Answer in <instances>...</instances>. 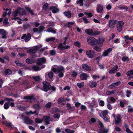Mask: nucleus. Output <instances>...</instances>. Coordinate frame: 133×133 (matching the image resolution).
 Returning <instances> with one entry per match:
<instances>
[{
  "mask_svg": "<svg viewBox=\"0 0 133 133\" xmlns=\"http://www.w3.org/2000/svg\"><path fill=\"white\" fill-rule=\"evenodd\" d=\"M17 10L18 11V13L20 14L23 15L25 14V11L24 9L19 8Z\"/></svg>",
  "mask_w": 133,
  "mask_h": 133,
  "instance_id": "obj_28",
  "label": "nucleus"
},
{
  "mask_svg": "<svg viewBox=\"0 0 133 133\" xmlns=\"http://www.w3.org/2000/svg\"><path fill=\"white\" fill-rule=\"evenodd\" d=\"M118 68V66L117 65L115 66L113 68L110 70L109 71V73L110 74H112L115 72L117 71Z\"/></svg>",
  "mask_w": 133,
  "mask_h": 133,
  "instance_id": "obj_27",
  "label": "nucleus"
},
{
  "mask_svg": "<svg viewBox=\"0 0 133 133\" xmlns=\"http://www.w3.org/2000/svg\"><path fill=\"white\" fill-rule=\"evenodd\" d=\"M48 76L49 78H52L53 76V73L52 72H50L48 73Z\"/></svg>",
  "mask_w": 133,
  "mask_h": 133,
  "instance_id": "obj_52",
  "label": "nucleus"
},
{
  "mask_svg": "<svg viewBox=\"0 0 133 133\" xmlns=\"http://www.w3.org/2000/svg\"><path fill=\"white\" fill-rule=\"evenodd\" d=\"M87 40L88 42L91 45H94L101 43L100 40H97L92 37H88Z\"/></svg>",
  "mask_w": 133,
  "mask_h": 133,
  "instance_id": "obj_3",
  "label": "nucleus"
},
{
  "mask_svg": "<svg viewBox=\"0 0 133 133\" xmlns=\"http://www.w3.org/2000/svg\"><path fill=\"white\" fill-rule=\"evenodd\" d=\"M26 62L28 64H31L33 63V61L31 60L29 58H27L26 60Z\"/></svg>",
  "mask_w": 133,
  "mask_h": 133,
  "instance_id": "obj_58",
  "label": "nucleus"
},
{
  "mask_svg": "<svg viewBox=\"0 0 133 133\" xmlns=\"http://www.w3.org/2000/svg\"><path fill=\"white\" fill-rule=\"evenodd\" d=\"M88 76V75L84 73L81 74L80 76L81 79L82 80H86Z\"/></svg>",
  "mask_w": 133,
  "mask_h": 133,
  "instance_id": "obj_20",
  "label": "nucleus"
},
{
  "mask_svg": "<svg viewBox=\"0 0 133 133\" xmlns=\"http://www.w3.org/2000/svg\"><path fill=\"white\" fill-rule=\"evenodd\" d=\"M99 105L101 106H103L104 105V101L101 100L100 101L99 103Z\"/></svg>",
  "mask_w": 133,
  "mask_h": 133,
  "instance_id": "obj_62",
  "label": "nucleus"
},
{
  "mask_svg": "<svg viewBox=\"0 0 133 133\" xmlns=\"http://www.w3.org/2000/svg\"><path fill=\"white\" fill-rule=\"evenodd\" d=\"M47 31L48 32H51L53 33H56L55 30L51 28H48L47 30Z\"/></svg>",
  "mask_w": 133,
  "mask_h": 133,
  "instance_id": "obj_51",
  "label": "nucleus"
},
{
  "mask_svg": "<svg viewBox=\"0 0 133 133\" xmlns=\"http://www.w3.org/2000/svg\"><path fill=\"white\" fill-rule=\"evenodd\" d=\"M82 67L84 70L87 71H89L91 70L90 67L87 64H82Z\"/></svg>",
  "mask_w": 133,
  "mask_h": 133,
  "instance_id": "obj_22",
  "label": "nucleus"
},
{
  "mask_svg": "<svg viewBox=\"0 0 133 133\" xmlns=\"http://www.w3.org/2000/svg\"><path fill=\"white\" fill-rule=\"evenodd\" d=\"M4 72L5 74L7 75H9L12 73L11 71L9 69H6Z\"/></svg>",
  "mask_w": 133,
  "mask_h": 133,
  "instance_id": "obj_41",
  "label": "nucleus"
},
{
  "mask_svg": "<svg viewBox=\"0 0 133 133\" xmlns=\"http://www.w3.org/2000/svg\"><path fill=\"white\" fill-rule=\"evenodd\" d=\"M32 69L35 71L39 70L41 69V68H40L38 66L36 65L32 67Z\"/></svg>",
  "mask_w": 133,
  "mask_h": 133,
  "instance_id": "obj_47",
  "label": "nucleus"
},
{
  "mask_svg": "<svg viewBox=\"0 0 133 133\" xmlns=\"http://www.w3.org/2000/svg\"><path fill=\"white\" fill-rule=\"evenodd\" d=\"M129 60V58L127 57H124L122 58V60L123 62H128Z\"/></svg>",
  "mask_w": 133,
  "mask_h": 133,
  "instance_id": "obj_44",
  "label": "nucleus"
},
{
  "mask_svg": "<svg viewBox=\"0 0 133 133\" xmlns=\"http://www.w3.org/2000/svg\"><path fill=\"white\" fill-rule=\"evenodd\" d=\"M43 120L44 121L46 124H49L50 121H52L53 120L52 118L49 117L48 116H46L43 117V119H40L38 118H36L35 119V122L36 123H41Z\"/></svg>",
  "mask_w": 133,
  "mask_h": 133,
  "instance_id": "obj_1",
  "label": "nucleus"
},
{
  "mask_svg": "<svg viewBox=\"0 0 133 133\" xmlns=\"http://www.w3.org/2000/svg\"><path fill=\"white\" fill-rule=\"evenodd\" d=\"M124 126L126 128L125 131L127 133H133L132 132L129 128L128 125L126 124H124Z\"/></svg>",
  "mask_w": 133,
  "mask_h": 133,
  "instance_id": "obj_31",
  "label": "nucleus"
},
{
  "mask_svg": "<svg viewBox=\"0 0 133 133\" xmlns=\"http://www.w3.org/2000/svg\"><path fill=\"white\" fill-rule=\"evenodd\" d=\"M75 23V22H68L67 25V26L69 28H70Z\"/></svg>",
  "mask_w": 133,
  "mask_h": 133,
  "instance_id": "obj_43",
  "label": "nucleus"
},
{
  "mask_svg": "<svg viewBox=\"0 0 133 133\" xmlns=\"http://www.w3.org/2000/svg\"><path fill=\"white\" fill-rule=\"evenodd\" d=\"M44 29V27L42 26H40L39 29L36 28H34L33 29V31L35 32L37 31H38L39 32H40L42 31Z\"/></svg>",
  "mask_w": 133,
  "mask_h": 133,
  "instance_id": "obj_25",
  "label": "nucleus"
},
{
  "mask_svg": "<svg viewBox=\"0 0 133 133\" xmlns=\"http://www.w3.org/2000/svg\"><path fill=\"white\" fill-rule=\"evenodd\" d=\"M8 19L7 18H5L3 21V24L4 26H9V22L8 21Z\"/></svg>",
  "mask_w": 133,
  "mask_h": 133,
  "instance_id": "obj_29",
  "label": "nucleus"
},
{
  "mask_svg": "<svg viewBox=\"0 0 133 133\" xmlns=\"http://www.w3.org/2000/svg\"><path fill=\"white\" fill-rule=\"evenodd\" d=\"M84 14L87 15L89 17H91L92 16V14L91 13H87V12H85Z\"/></svg>",
  "mask_w": 133,
  "mask_h": 133,
  "instance_id": "obj_59",
  "label": "nucleus"
},
{
  "mask_svg": "<svg viewBox=\"0 0 133 133\" xmlns=\"http://www.w3.org/2000/svg\"><path fill=\"white\" fill-rule=\"evenodd\" d=\"M108 113V111L107 110H105L102 112V114H100V116H101V115H102V116H105L107 115Z\"/></svg>",
  "mask_w": 133,
  "mask_h": 133,
  "instance_id": "obj_35",
  "label": "nucleus"
},
{
  "mask_svg": "<svg viewBox=\"0 0 133 133\" xmlns=\"http://www.w3.org/2000/svg\"><path fill=\"white\" fill-rule=\"evenodd\" d=\"M33 107L34 108L37 110H39L41 108L39 103L35 104L33 106Z\"/></svg>",
  "mask_w": 133,
  "mask_h": 133,
  "instance_id": "obj_32",
  "label": "nucleus"
},
{
  "mask_svg": "<svg viewBox=\"0 0 133 133\" xmlns=\"http://www.w3.org/2000/svg\"><path fill=\"white\" fill-rule=\"evenodd\" d=\"M18 108L21 111L23 110H25V108L24 107L21 106L20 105H18L17 106Z\"/></svg>",
  "mask_w": 133,
  "mask_h": 133,
  "instance_id": "obj_56",
  "label": "nucleus"
},
{
  "mask_svg": "<svg viewBox=\"0 0 133 133\" xmlns=\"http://www.w3.org/2000/svg\"><path fill=\"white\" fill-rule=\"evenodd\" d=\"M36 112H37V111L36 110H35L34 111V112L32 111H29L26 112V114L27 115H28V114L30 115V114H34V113L36 115H38V113H36Z\"/></svg>",
  "mask_w": 133,
  "mask_h": 133,
  "instance_id": "obj_36",
  "label": "nucleus"
},
{
  "mask_svg": "<svg viewBox=\"0 0 133 133\" xmlns=\"http://www.w3.org/2000/svg\"><path fill=\"white\" fill-rule=\"evenodd\" d=\"M55 38L54 37H50L46 39V42H49L50 41H53L55 40Z\"/></svg>",
  "mask_w": 133,
  "mask_h": 133,
  "instance_id": "obj_45",
  "label": "nucleus"
},
{
  "mask_svg": "<svg viewBox=\"0 0 133 133\" xmlns=\"http://www.w3.org/2000/svg\"><path fill=\"white\" fill-rule=\"evenodd\" d=\"M15 62L17 65L20 66H21L23 65V64H22L20 63L18 61H16Z\"/></svg>",
  "mask_w": 133,
  "mask_h": 133,
  "instance_id": "obj_61",
  "label": "nucleus"
},
{
  "mask_svg": "<svg viewBox=\"0 0 133 133\" xmlns=\"http://www.w3.org/2000/svg\"><path fill=\"white\" fill-rule=\"evenodd\" d=\"M52 70L55 72H58L59 73V76L60 77H62L63 76L64 68L62 66L53 67L52 68Z\"/></svg>",
  "mask_w": 133,
  "mask_h": 133,
  "instance_id": "obj_2",
  "label": "nucleus"
},
{
  "mask_svg": "<svg viewBox=\"0 0 133 133\" xmlns=\"http://www.w3.org/2000/svg\"><path fill=\"white\" fill-rule=\"evenodd\" d=\"M7 100L9 101V103L10 104V106L11 107H14V103L13 102V100L11 98H8Z\"/></svg>",
  "mask_w": 133,
  "mask_h": 133,
  "instance_id": "obj_33",
  "label": "nucleus"
},
{
  "mask_svg": "<svg viewBox=\"0 0 133 133\" xmlns=\"http://www.w3.org/2000/svg\"><path fill=\"white\" fill-rule=\"evenodd\" d=\"M9 107V103L8 102L5 103L4 105V108L6 109H8Z\"/></svg>",
  "mask_w": 133,
  "mask_h": 133,
  "instance_id": "obj_48",
  "label": "nucleus"
},
{
  "mask_svg": "<svg viewBox=\"0 0 133 133\" xmlns=\"http://www.w3.org/2000/svg\"><path fill=\"white\" fill-rule=\"evenodd\" d=\"M46 60L44 58H42L38 59L37 60V64L38 65H40L42 63L45 62Z\"/></svg>",
  "mask_w": 133,
  "mask_h": 133,
  "instance_id": "obj_19",
  "label": "nucleus"
},
{
  "mask_svg": "<svg viewBox=\"0 0 133 133\" xmlns=\"http://www.w3.org/2000/svg\"><path fill=\"white\" fill-rule=\"evenodd\" d=\"M115 123L118 124L121 121L120 115L119 114L117 115L115 118Z\"/></svg>",
  "mask_w": 133,
  "mask_h": 133,
  "instance_id": "obj_16",
  "label": "nucleus"
},
{
  "mask_svg": "<svg viewBox=\"0 0 133 133\" xmlns=\"http://www.w3.org/2000/svg\"><path fill=\"white\" fill-rule=\"evenodd\" d=\"M18 108L21 111L23 110H25V108L24 107L21 106L20 105H18L17 106Z\"/></svg>",
  "mask_w": 133,
  "mask_h": 133,
  "instance_id": "obj_55",
  "label": "nucleus"
},
{
  "mask_svg": "<svg viewBox=\"0 0 133 133\" xmlns=\"http://www.w3.org/2000/svg\"><path fill=\"white\" fill-rule=\"evenodd\" d=\"M3 123L5 124L7 126H9L10 127H11V124L6 121H3Z\"/></svg>",
  "mask_w": 133,
  "mask_h": 133,
  "instance_id": "obj_42",
  "label": "nucleus"
},
{
  "mask_svg": "<svg viewBox=\"0 0 133 133\" xmlns=\"http://www.w3.org/2000/svg\"><path fill=\"white\" fill-rule=\"evenodd\" d=\"M67 37H65L63 39L64 40L63 43H61L59 44L58 47V49L60 50H63L68 49L70 47V46L68 45L64 46L66 44V41L67 39Z\"/></svg>",
  "mask_w": 133,
  "mask_h": 133,
  "instance_id": "obj_4",
  "label": "nucleus"
},
{
  "mask_svg": "<svg viewBox=\"0 0 133 133\" xmlns=\"http://www.w3.org/2000/svg\"><path fill=\"white\" fill-rule=\"evenodd\" d=\"M77 85L78 87L80 88L84 85V83L83 82L78 83H77Z\"/></svg>",
  "mask_w": 133,
  "mask_h": 133,
  "instance_id": "obj_54",
  "label": "nucleus"
},
{
  "mask_svg": "<svg viewBox=\"0 0 133 133\" xmlns=\"http://www.w3.org/2000/svg\"><path fill=\"white\" fill-rule=\"evenodd\" d=\"M3 10L5 11V12H3L2 16L5 17L6 16V14L9 16L11 14V11L8 9H3Z\"/></svg>",
  "mask_w": 133,
  "mask_h": 133,
  "instance_id": "obj_15",
  "label": "nucleus"
},
{
  "mask_svg": "<svg viewBox=\"0 0 133 133\" xmlns=\"http://www.w3.org/2000/svg\"><path fill=\"white\" fill-rule=\"evenodd\" d=\"M24 99H25V101H30L32 102L34 100V98L33 96L26 97H24Z\"/></svg>",
  "mask_w": 133,
  "mask_h": 133,
  "instance_id": "obj_21",
  "label": "nucleus"
},
{
  "mask_svg": "<svg viewBox=\"0 0 133 133\" xmlns=\"http://www.w3.org/2000/svg\"><path fill=\"white\" fill-rule=\"evenodd\" d=\"M25 9L28 11L31 15H34V13L30 9L28 6H25Z\"/></svg>",
  "mask_w": 133,
  "mask_h": 133,
  "instance_id": "obj_40",
  "label": "nucleus"
},
{
  "mask_svg": "<svg viewBox=\"0 0 133 133\" xmlns=\"http://www.w3.org/2000/svg\"><path fill=\"white\" fill-rule=\"evenodd\" d=\"M64 97H61L59 98L58 100V102L59 104L64 105L65 103L64 102Z\"/></svg>",
  "mask_w": 133,
  "mask_h": 133,
  "instance_id": "obj_23",
  "label": "nucleus"
},
{
  "mask_svg": "<svg viewBox=\"0 0 133 133\" xmlns=\"http://www.w3.org/2000/svg\"><path fill=\"white\" fill-rule=\"evenodd\" d=\"M126 96L128 97H129L130 96V95L131 94V92L129 90L127 91L126 92Z\"/></svg>",
  "mask_w": 133,
  "mask_h": 133,
  "instance_id": "obj_57",
  "label": "nucleus"
},
{
  "mask_svg": "<svg viewBox=\"0 0 133 133\" xmlns=\"http://www.w3.org/2000/svg\"><path fill=\"white\" fill-rule=\"evenodd\" d=\"M96 11L98 13H101L103 9V6L100 4H97L96 8Z\"/></svg>",
  "mask_w": 133,
  "mask_h": 133,
  "instance_id": "obj_14",
  "label": "nucleus"
},
{
  "mask_svg": "<svg viewBox=\"0 0 133 133\" xmlns=\"http://www.w3.org/2000/svg\"><path fill=\"white\" fill-rule=\"evenodd\" d=\"M97 83L95 82H92L90 84V87L91 88L95 87L97 85Z\"/></svg>",
  "mask_w": 133,
  "mask_h": 133,
  "instance_id": "obj_46",
  "label": "nucleus"
},
{
  "mask_svg": "<svg viewBox=\"0 0 133 133\" xmlns=\"http://www.w3.org/2000/svg\"><path fill=\"white\" fill-rule=\"evenodd\" d=\"M128 110L129 112H131L133 111V109L130 106H128Z\"/></svg>",
  "mask_w": 133,
  "mask_h": 133,
  "instance_id": "obj_64",
  "label": "nucleus"
},
{
  "mask_svg": "<svg viewBox=\"0 0 133 133\" xmlns=\"http://www.w3.org/2000/svg\"><path fill=\"white\" fill-rule=\"evenodd\" d=\"M101 33L100 31H94V32H93L92 35L96 36L100 34Z\"/></svg>",
  "mask_w": 133,
  "mask_h": 133,
  "instance_id": "obj_49",
  "label": "nucleus"
},
{
  "mask_svg": "<svg viewBox=\"0 0 133 133\" xmlns=\"http://www.w3.org/2000/svg\"><path fill=\"white\" fill-rule=\"evenodd\" d=\"M8 32L5 30L3 29L1 33L2 38V39H6L8 37Z\"/></svg>",
  "mask_w": 133,
  "mask_h": 133,
  "instance_id": "obj_17",
  "label": "nucleus"
},
{
  "mask_svg": "<svg viewBox=\"0 0 133 133\" xmlns=\"http://www.w3.org/2000/svg\"><path fill=\"white\" fill-rule=\"evenodd\" d=\"M116 93V91L115 90H113L111 91H108L106 92V94L108 95H111L114 94Z\"/></svg>",
  "mask_w": 133,
  "mask_h": 133,
  "instance_id": "obj_39",
  "label": "nucleus"
},
{
  "mask_svg": "<svg viewBox=\"0 0 133 133\" xmlns=\"http://www.w3.org/2000/svg\"><path fill=\"white\" fill-rule=\"evenodd\" d=\"M32 78L35 80L37 81H38L41 79V78L39 76H33Z\"/></svg>",
  "mask_w": 133,
  "mask_h": 133,
  "instance_id": "obj_50",
  "label": "nucleus"
},
{
  "mask_svg": "<svg viewBox=\"0 0 133 133\" xmlns=\"http://www.w3.org/2000/svg\"><path fill=\"white\" fill-rule=\"evenodd\" d=\"M82 18L85 23H89V21L85 17H83Z\"/></svg>",
  "mask_w": 133,
  "mask_h": 133,
  "instance_id": "obj_60",
  "label": "nucleus"
},
{
  "mask_svg": "<svg viewBox=\"0 0 133 133\" xmlns=\"http://www.w3.org/2000/svg\"><path fill=\"white\" fill-rule=\"evenodd\" d=\"M19 14L18 13V11L17 10H16L14 11L12 14L13 16L14 17V18H12L10 20V21L11 22V20L13 19H18V18L17 17H16L17 16V14Z\"/></svg>",
  "mask_w": 133,
  "mask_h": 133,
  "instance_id": "obj_18",
  "label": "nucleus"
},
{
  "mask_svg": "<svg viewBox=\"0 0 133 133\" xmlns=\"http://www.w3.org/2000/svg\"><path fill=\"white\" fill-rule=\"evenodd\" d=\"M112 50V49L111 48H109L106 50H104L102 56L104 57L108 56Z\"/></svg>",
  "mask_w": 133,
  "mask_h": 133,
  "instance_id": "obj_13",
  "label": "nucleus"
},
{
  "mask_svg": "<svg viewBox=\"0 0 133 133\" xmlns=\"http://www.w3.org/2000/svg\"><path fill=\"white\" fill-rule=\"evenodd\" d=\"M96 120L95 118H92L89 121V122L90 123H93L95 122Z\"/></svg>",
  "mask_w": 133,
  "mask_h": 133,
  "instance_id": "obj_63",
  "label": "nucleus"
},
{
  "mask_svg": "<svg viewBox=\"0 0 133 133\" xmlns=\"http://www.w3.org/2000/svg\"><path fill=\"white\" fill-rule=\"evenodd\" d=\"M83 0H78L76 2V3L80 6H82L83 5Z\"/></svg>",
  "mask_w": 133,
  "mask_h": 133,
  "instance_id": "obj_37",
  "label": "nucleus"
},
{
  "mask_svg": "<svg viewBox=\"0 0 133 133\" xmlns=\"http://www.w3.org/2000/svg\"><path fill=\"white\" fill-rule=\"evenodd\" d=\"M65 131L66 133H74V131L73 130H71L68 129H65Z\"/></svg>",
  "mask_w": 133,
  "mask_h": 133,
  "instance_id": "obj_53",
  "label": "nucleus"
},
{
  "mask_svg": "<svg viewBox=\"0 0 133 133\" xmlns=\"http://www.w3.org/2000/svg\"><path fill=\"white\" fill-rule=\"evenodd\" d=\"M43 87L42 90L45 91H46L49 90L50 85L49 83L47 82L44 81L43 82Z\"/></svg>",
  "mask_w": 133,
  "mask_h": 133,
  "instance_id": "obj_8",
  "label": "nucleus"
},
{
  "mask_svg": "<svg viewBox=\"0 0 133 133\" xmlns=\"http://www.w3.org/2000/svg\"><path fill=\"white\" fill-rule=\"evenodd\" d=\"M64 15L69 18H70L71 16V15L70 12L65 11L63 12Z\"/></svg>",
  "mask_w": 133,
  "mask_h": 133,
  "instance_id": "obj_34",
  "label": "nucleus"
},
{
  "mask_svg": "<svg viewBox=\"0 0 133 133\" xmlns=\"http://www.w3.org/2000/svg\"><path fill=\"white\" fill-rule=\"evenodd\" d=\"M21 38L24 39L25 38V40L26 42L29 41L31 38L30 34L28 33L26 35L25 34H23L21 37Z\"/></svg>",
  "mask_w": 133,
  "mask_h": 133,
  "instance_id": "obj_12",
  "label": "nucleus"
},
{
  "mask_svg": "<svg viewBox=\"0 0 133 133\" xmlns=\"http://www.w3.org/2000/svg\"><path fill=\"white\" fill-rule=\"evenodd\" d=\"M86 55L90 58H93L96 55L95 51L92 50H88L86 53Z\"/></svg>",
  "mask_w": 133,
  "mask_h": 133,
  "instance_id": "obj_6",
  "label": "nucleus"
},
{
  "mask_svg": "<svg viewBox=\"0 0 133 133\" xmlns=\"http://www.w3.org/2000/svg\"><path fill=\"white\" fill-rule=\"evenodd\" d=\"M124 22L122 21H118L117 23L116 27L118 31H121L124 25Z\"/></svg>",
  "mask_w": 133,
  "mask_h": 133,
  "instance_id": "obj_7",
  "label": "nucleus"
},
{
  "mask_svg": "<svg viewBox=\"0 0 133 133\" xmlns=\"http://www.w3.org/2000/svg\"><path fill=\"white\" fill-rule=\"evenodd\" d=\"M93 32V30L91 29H87L85 30V32L89 35H92Z\"/></svg>",
  "mask_w": 133,
  "mask_h": 133,
  "instance_id": "obj_30",
  "label": "nucleus"
},
{
  "mask_svg": "<svg viewBox=\"0 0 133 133\" xmlns=\"http://www.w3.org/2000/svg\"><path fill=\"white\" fill-rule=\"evenodd\" d=\"M93 49L96 51L98 52H100L102 50L101 48L97 46H94Z\"/></svg>",
  "mask_w": 133,
  "mask_h": 133,
  "instance_id": "obj_38",
  "label": "nucleus"
},
{
  "mask_svg": "<svg viewBox=\"0 0 133 133\" xmlns=\"http://www.w3.org/2000/svg\"><path fill=\"white\" fill-rule=\"evenodd\" d=\"M50 10H51L53 13H55L58 12L59 11V9L56 7L52 6L50 8Z\"/></svg>",
  "mask_w": 133,
  "mask_h": 133,
  "instance_id": "obj_24",
  "label": "nucleus"
},
{
  "mask_svg": "<svg viewBox=\"0 0 133 133\" xmlns=\"http://www.w3.org/2000/svg\"><path fill=\"white\" fill-rule=\"evenodd\" d=\"M42 46V45H41L35 46L29 49L28 50L27 52L29 54L35 53L40 48H41Z\"/></svg>",
  "mask_w": 133,
  "mask_h": 133,
  "instance_id": "obj_5",
  "label": "nucleus"
},
{
  "mask_svg": "<svg viewBox=\"0 0 133 133\" xmlns=\"http://www.w3.org/2000/svg\"><path fill=\"white\" fill-rule=\"evenodd\" d=\"M98 124L101 129L100 133H107L108 130L107 129L104 128L102 123L99 120L98 121Z\"/></svg>",
  "mask_w": 133,
  "mask_h": 133,
  "instance_id": "obj_11",
  "label": "nucleus"
},
{
  "mask_svg": "<svg viewBox=\"0 0 133 133\" xmlns=\"http://www.w3.org/2000/svg\"><path fill=\"white\" fill-rule=\"evenodd\" d=\"M117 23L116 20H110L108 22L109 26L110 29H112L115 26V25Z\"/></svg>",
  "mask_w": 133,
  "mask_h": 133,
  "instance_id": "obj_10",
  "label": "nucleus"
},
{
  "mask_svg": "<svg viewBox=\"0 0 133 133\" xmlns=\"http://www.w3.org/2000/svg\"><path fill=\"white\" fill-rule=\"evenodd\" d=\"M127 76L129 77V78L131 79L133 77V71L130 70L127 72Z\"/></svg>",
  "mask_w": 133,
  "mask_h": 133,
  "instance_id": "obj_26",
  "label": "nucleus"
},
{
  "mask_svg": "<svg viewBox=\"0 0 133 133\" xmlns=\"http://www.w3.org/2000/svg\"><path fill=\"white\" fill-rule=\"evenodd\" d=\"M21 116L24 123L28 124H30L32 123L33 121L32 120L28 117H24L23 115H21Z\"/></svg>",
  "mask_w": 133,
  "mask_h": 133,
  "instance_id": "obj_9",
  "label": "nucleus"
}]
</instances>
